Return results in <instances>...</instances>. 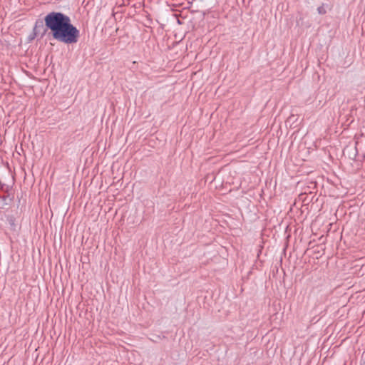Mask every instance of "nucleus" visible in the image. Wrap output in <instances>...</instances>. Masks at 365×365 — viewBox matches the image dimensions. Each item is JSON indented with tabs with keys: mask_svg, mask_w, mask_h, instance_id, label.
<instances>
[{
	"mask_svg": "<svg viewBox=\"0 0 365 365\" xmlns=\"http://www.w3.org/2000/svg\"><path fill=\"white\" fill-rule=\"evenodd\" d=\"M317 11L319 14H325L327 13V10L324 5H322L317 8Z\"/></svg>",
	"mask_w": 365,
	"mask_h": 365,
	"instance_id": "obj_3",
	"label": "nucleus"
},
{
	"mask_svg": "<svg viewBox=\"0 0 365 365\" xmlns=\"http://www.w3.org/2000/svg\"><path fill=\"white\" fill-rule=\"evenodd\" d=\"M45 26L49 29L54 39L66 44L76 43L80 36L79 30L74 26L71 19L61 12L52 11L44 18Z\"/></svg>",
	"mask_w": 365,
	"mask_h": 365,
	"instance_id": "obj_1",
	"label": "nucleus"
},
{
	"mask_svg": "<svg viewBox=\"0 0 365 365\" xmlns=\"http://www.w3.org/2000/svg\"><path fill=\"white\" fill-rule=\"evenodd\" d=\"M358 145H359V142H356V148L357 147Z\"/></svg>",
	"mask_w": 365,
	"mask_h": 365,
	"instance_id": "obj_4",
	"label": "nucleus"
},
{
	"mask_svg": "<svg viewBox=\"0 0 365 365\" xmlns=\"http://www.w3.org/2000/svg\"><path fill=\"white\" fill-rule=\"evenodd\" d=\"M43 26V22L41 21H37L35 24V26L34 28V34L35 36L37 35V29L38 27Z\"/></svg>",
	"mask_w": 365,
	"mask_h": 365,
	"instance_id": "obj_2",
	"label": "nucleus"
}]
</instances>
